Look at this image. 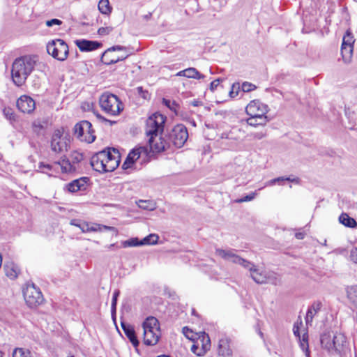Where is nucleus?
<instances>
[{
    "label": "nucleus",
    "mask_w": 357,
    "mask_h": 357,
    "mask_svg": "<svg viewBox=\"0 0 357 357\" xmlns=\"http://www.w3.org/2000/svg\"><path fill=\"white\" fill-rule=\"evenodd\" d=\"M120 163V154L117 149L108 148L94 154L90 160L92 168L100 173L111 172Z\"/></svg>",
    "instance_id": "f257e3e1"
},
{
    "label": "nucleus",
    "mask_w": 357,
    "mask_h": 357,
    "mask_svg": "<svg viewBox=\"0 0 357 357\" xmlns=\"http://www.w3.org/2000/svg\"><path fill=\"white\" fill-rule=\"evenodd\" d=\"M36 61L29 56L16 59L12 65L11 77L15 85L22 86L35 68Z\"/></svg>",
    "instance_id": "f03ea898"
},
{
    "label": "nucleus",
    "mask_w": 357,
    "mask_h": 357,
    "mask_svg": "<svg viewBox=\"0 0 357 357\" xmlns=\"http://www.w3.org/2000/svg\"><path fill=\"white\" fill-rule=\"evenodd\" d=\"M99 104L105 113L112 116L119 115L123 109L121 101L116 95L112 93H103L100 97Z\"/></svg>",
    "instance_id": "7ed1b4c3"
},
{
    "label": "nucleus",
    "mask_w": 357,
    "mask_h": 357,
    "mask_svg": "<svg viewBox=\"0 0 357 357\" xmlns=\"http://www.w3.org/2000/svg\"><path fill=\"white\" fill-rule=\"evenodd\" d=\"M47 52L55 59L63 61L68 58L69 48L64 40L56 39L47 43Z\"/></svg>",
    "instance_id": "20e7f679"
},
{
    "label": "nucleus",
    "mask_w": 357,
    "mask_h": 357,
    "mask_svg": "<svg viewBox=\"0 0 357 357\" xmlns=\"http://www.w3.org/2000/svg\"><path fill=\"white\" fill-rule=\"evenodd\" d=\"M166 116L155 112L150 116L146 121L145 132L147 137L158 136L163 131Z\"/></svg>",
    "instance_id": "39448f33"
},
{
    "label": "nucleus",
    "mask_w": 357,
    "mask_h": 357,
    "mask_svg": "<svg viewBox=\"0 0 357 357\" xmlns=\"http://www.w3.org/2000/svg\"><path fill=\"white\" fill-rule=\"evenodd\" d=\"M23 296L26 305L29 307H35L40 305L44 301L42 292L33 283L26 284L23 289Z\"/></svg>",
    "instance_id": "423d86ee"
},
{
    "label": "nucleus",
    "mask_w": 357,
    "mask_h": 357,
    "mask_svg": "<svg viewBox=\"0 0 357 357\" xmlns=\"http://www.w3.org/2000/svg\"><path fill=\"white\" fill-rule=\"evenodd\" d=\"M188 138L186 127L183 124L175 126L167 135V141L176 148L182 147Z\"/></svg>",
    "instance_id": "0eeeda50"
},
{
    "label": "nucleus",
    "mask_w": 357,
    "mask_h": 357,
    "mask_svg": "<svg viewBox=\"0 0 357 357\" xmlns=\"http://www.w3.org/2000/svg\"><path fill=\"white\" fill-rule=\"evenodd\" d=\"M74 134L80 141L92 143L96 139L91 123L88 121H82L75 124Z\"/></svg>",
    "instance_id": "6e6552de"
},
{
    "label": "nucleus",
    "mask_w": 357,
    "mask_h": 357,
    "mask_svg": "<svg viewBox=\"0 0 357 357\" xmlns=\"http://www.w3.org/2000/svg\"><path fill=\"white\" fill-rule=\"evenodd\" d=\"M70 137L67 135H63L61 130H56L51 139V150L56 153H63L70 147Z\"/></svg>",
    "instance_id": "1a4fd4ad"
},
{
    "label": "nucleus",
    "mask_w": 357,
    "mask_h": 357,
    "mask_svg": "<svg viewBox=\"0 0 357 357\" xmlns=\"http://www.w3.org/2000/svg\"><path fill=\"white\" fill-rule=\"evenodd\" d=\"M215 254L225 261L233 264H238L243 268H252V262L242 258L236 254V250L233 249L223 250L218 248L215 250Z\"/></svg>",
    "instance_id": "9d476101"
},
{
    "label": "nucleus",
    "mask_w": 357,
    "mask_h": 357,
    "mask_svg": "<svg viewBox=\"0 0 357 357\" xmlns=\"http://www.w3.org/2000/svg\"><path fill=\"white\" fill-rule=\"evenodd\" d=\"M114 51H126V48L123 46L121 45H115L109 49H107L101 56V61L106 64L110 65L113 63H116L119 61H123L126 59L128 54L126 52L124 54L121 56H116L114 53Z\"/></svg>",
    "instance_id": "9b49d317"
},
{
    "label": "nucleus",
    "mask_w": 357,
    "mask_h": 357,
    "mask_svg": "<svg viewBox=\"0 0 357 357\" xmlns=\"http://www.w3.org/2000/svg\"><path fill=\"white\" fill-rule=\"evenodd\" d=\"M83 158L84 156L82 153L75 151H73L70 154V160L64 156L56 163L61 166L63 172L66 173L71 172L76 170L77 167L75 165L80 162Z\"/></svg>",
    "instance_id": "f8f14e48"
},
{
    "label": "nucleus",
    "mask_w": 357,
    "mask_h": 357,
    "mask_svg": "<svg viewBox=\"0 0 357 357\" xmlns=\"http://www.w3.org/2000/svg\"><path fill=\"white\" fill-rule=\"evenodd\" d=\"M186 337L193 342L191 351L199 356H203L211 348L210 336H197L196 338Z\"/></svg>",
    "instance_id": "ddd939ff"
},
{
    "label": "nucleus",
    "mask_w": 357,
    "mask_h": 357,
    "mask_svg": "<svg viewBox=\"0 0 357 357\" xmlns=\"http://www.w3.org/2000/svg\"><path fill=\"white\" fill-rule=\"evenodd\" d=\"M245 111L249 116L267 117L266 114L268 112V107L259 100H254L247 105Z\"/></svg>",
    "instance_id": "4468645a"
},
{
    "label": "nucleus",
    "mask_w": 357,
    "mask_h": 357,
    "mask_svg": "<svg viewBox=\"0 0 357 357\" xmlns=\"http://www.w3.org/2000/svg\"><path fill=\"white\" fill-rule=\"evenodd\" d=\"M344 342L345 336H321L320 339L322 347L328 351H340Z\"/></svg>",
    "instance_id": "2eb2a0df"
},
{
    "label": "nucleus",
    "mask_w": 357,
    "mask_h": 357,
    "mask_svg": "<svg viewBox=\"0 0 357 357\" xmlns=\"http://www.w3.org/2000/svg\"><path fill=\"white\" fill-rule=\"evenodd\" d=\"M149 145L150 147V150L153 153H160L164 151L167 148L169 147V142L167 140L165 139L162 137L155 136H149Z\"/></svg>",
    "instance_id": "dca6fc26"
},
{
    "label": "nucleus",
    "mask_w": 357,
    "mask_h": 357,
    "mask_svg": "<svg viewBox=\"0 0 357 357\" xmlns=\"http://www.w3.org/2000/svg\"><path fill=\"white\" fill-rule=\"evenodd\" d=\"M142 155L147 156V149L146 147L140 146L132 149L123 163L122 168L126 169L130 167L135 161L139 159Z\"/></svg>",
    "instance_id": "f3484780"
},
{
    "label": "nucleus",
    "mask_w": 357,
    "mask_h": 357,
    "mask_svg": "<svg viewBox=\"0 0 357 357\" xmlns=\"http://www.w3.org/2000/svg\"><path fill=\"white\" fill-rule=\"evenodd\" d=\"M144 335L150 333L152 335L160 333V324L158 319L153 316H149L145 319L142 324Z\"/></svg>",
    "instance_id": "a211bd4d"
},
{
    "label": "nucleus",
    "mask_w": 357,
    "mask_h": 357,
    "mask_svg": "<svg viewBox=\"0 0 357 357\" xmlns=\"http://www.w3.org/2000/svg\"><path fill=\"white\" fill-rule=\"evenodd\" d=\"M17 107L22 112L30 114L35 109L36 103L32 98L23 95L17 100Z\"/></svg>",
    "instance_id": "6ab92c4d"
},
{
    "label": "nucleus",
    "mask_w": 357,
    "mask_h": 357,
    "mask_svg": "<svg viewBox=\"0 0 357 357\" xmlns=\"http://www.w3.org/2000/svg\"><path fill=\"white\" fill-rule=\"evenodd\" d=\"M76 45L81 52H90L98 49L102 44L98 41L88 40L85 39L77 40Z\"/></svg>",
    "instance_id": "aec40b11"
},
{
    "label": "nucleus",
    "mask_w": 357,
    "mask_h": 357,
    "mask_svg": "<svg viewBox=\"0 0 357 357\" xmlns=\"http://www.w3.org/2000/svg\"><path fill=\"white\" fill-rule=\"evenodd\" d=\"M230 340L227 336H224L218 342V354L224 357H230L232 351L230 348Z\"/></svg>",
    "instance_id": "412c9836"
},
{
    "label": "nucleus",
    "mask_w": 357,
    "mask_h": 357,
    "mask_svg": "<svg viewBox=\"0 0 357 357\" xmlns=\"http://www.w3.org/2000/svg\"><path fill=\"white\" fill-rule=\"evenodd\" d=\"M89 180L87 177H82L78 179L73 180L67 185V189L69 192H75L79 190L86 189V182Z\"/></svg>",
    "instance_id": "4be33fe9"
},
{
    "label": "nucleus",
    "mask_w": 357,
    "mask_h": 357,
    "mask_svg": "<svg viewBox=\"0 0 357 357\" xmlns=\"http://www.w3.org/2000/svg\"><path fill=\"white\" fill-rule=\"evenodd\" d=\"M322 303L320 301H315L308 307L305 316L306 325H311L313 318L320 311Z\"/></svg>",
    "instance_id": "5701e85b"
},
{
    "label": "nucleus",
    "mask_w": 357,
    "mask_h": 357,
    "mask_svg": "<svg viewBox=\"0 0 357 357\" xmlns=\"http://www.w3.org/2000/svg\"><path fill=\"white\" fill-rule=\"evenodd\" d=\"M176 76L185 77L195 79H202L205 77L203 74L200 73L195 68L192 67L178 72Z\"/></svg>",
    "instance_id": "b1692460"
},
{
    "label": "nucleus",
    "mask_w": 357,
    "mask_h": 357,
    "mask_svg": "<svg viewBox=\"0 0 357 357\" xmlns=\"http://www.w3.org/2000/svg\"><path fill=\"white\" fill-rule=\"evenodd\" d=\"M250 271L252 278L258 284H264L267 281V273L260 271L259 269L255 268V266L252 263V268H246Z\"/></svg>",
    "instance_id": "393cba45"
},
{
    "label": "nucleus",
    "mask_w": 357,
    "mask_h": 357,
    "mask_svg": "<svg viewBox=\"0 0 357 357\" xmlns=\"http://www.w3.org/2000/svg\"><path fill=\"white\" fill-rule=\"evenodd\" d=\"M3 268L6 276L13 280L17 278L20 273V268L13 262L5 263Z\"/></svg>",
    "instance_id": "a878e982"
},
{
    "label": "nucleus",
    "mask_w": 357,
    "mask_h": 357,
    "mask_svg": "<svg viewBox=\"0 0 357 357\" xmlns=\"http://www.w3.org/2000/svg\"><path fill=\"white\" fill-rule=\"evenodd\" d=\"M346 292L350 303L357 309V285L348 287Z\"/></svg>",
    "instance_id": "bb28decb"
},
{
    "label": "nucleus",
    "mask_w": 357,
    "mask_h": 357,
    "mask_svg": "<svg viewBox=\"0 0 357 357\" xmlns=\"http://www.w3.org/2000/svg\"><path fill=\"white\" fill-rule=\"evenodd\" d=\"M268 121V117H256V116H250L246 119V122L249 126L256 127L257 126H265Z\"/></svg>",
    "instance_id": "cd10ccee"
},
{
    "label": "nucleus",
    "mask_w": 357,
    "mask_h": 357,
    "mask_svg": "<svg viewBox=\"0 0 357 357\" xmlns=\"http://www.w3.org/2000/svg\"><path fill=\"white\" fill-rule=\"evenodd\" d=\"M339 221L343 225L350 228H354L356 226V220L353 218L349 217L347 213L341 214L339 217Z\"/></svg>",
    "instance_id": "c85d7f7f"
},
{
    "label": "nucleus",
    "mask_w": 357,
    "mask_h": 357,
    "mask_svg": "<svg viewBox=\"0 0 357 357\" xmlns=\"http://www.w3.org/2000/svg\"><path fill=\"white\" fill-rule=\"evenodd\" d=\"M354 51V46H347L342 45L341 54L345 63L350 61Z\"/></svg>",
    "instance_id": "c756f323"
},
{
    "label": "nucleus",
    "mask_w": 357,
    "mask_h": 357,
    "mask_svg": "<svg viewBox=\"0 0 357 357\" xmlns=\"http://www.w3.org/2000/svg\"><path fill=\"white\" fill-rule=\"evenodd\" d=\"M98 9L102 14H109L111 13L112 8L109 5V0H100L98 3Z\"/></svg>",
    "instance_id": "7c9ffc66"
},
{
    "label": "nucleus",
    "mask_w": 357,
    "mask_h": 357,
    "mask_svg": "<svg viewBox=\"0 0 357 357\" xmlns=\"http://www.w3.org/2000/svg\"><path fill=\"white\" fill-rule=\"evenodd\" d=\"M300 343V347L302 350L305 353L306 356L309 357V344H308V337L309 336H298Z\"/></svg>",
    "instance_id": "2f4dec72"
},
{
    "label": "nucleus",
    "mask_w": 357,
    "mask_h": 357,
    "mask_svg": "<svg viewBox=\"0 0 357 357\" xmlns=\"http://www.w3.org/2000/svg\"><path fill=\"white\" fill-rule=\"evenodd\" d=\"M162 103L176 114H178L180 106L176 101L163 98Z\"/></svg>",
    "instance_id": "473e14b6"
},
{
    "label": "nucleus",
    "mask_w": 357,
    "mask_h": 357,
    "mask_svg": "<svg viewBox=\"0 0 357 357\" xmlns=\"http://www.w3.org/2000/svg\"><path fill=\"white\" fill-rule=\"evenodd\" d=\"M301 327H303V322L301 319H298L293 327V333L294 335H301V333H302V335H307V329L303 328V330H301Z\"/></svg>",
    "instance_id": "72a5a7b5"
},
{
    "label": "nucleus",
    "mask_w": 357,
    "mask_h": 357,
    "mask_svg": "<svg viewBox=\"0 0 357 357\" xmlns=\"http://www.w3.org/2000/svg\"><path fill=\"white\" fill-rule=\"evenodd\" d=\"M70 224L79 227L82 232H89V225L85 222H82L79 220L73 219L70 220Z\"/></svg>",
    "instance_id": "f704fd0d"
},
{
    "label": "nucleus",
    "mask_w": 357,
    "mask_h": 357,
    "mask_svg": "<svg viewBox=\"0 0 357 357\" xmlns=\"http://www.w3.org/2000/svg\"><path fill=\"white\" fill-rule=\"evenodd\" d=\"M355 39L349 30H347L343 37L342 44L343 45L354 46Z\"/></svg>",
    "instance_id": "c9c22d12"
},
{
    "label": "nucleus",
    "mask_w": 357,
    "mask_h": 357,
    "mask_svg": "<svg viewBox=\"0 0 357 357\" xmlns=\"http://www.w3.org/2000/svg\"><path fill=\"white\" fill-rule=\"evenodd\" d=\"M159 237L157 234H151L142 239L143 245H155L158 243Z\"/></svg>",
    "instance_id": "e433bc0d"
},
{
    "label": "nucleus",
    "mask_w": 357,
    "mask_h": 357,
    "mask_svg": "<svg viewBox=\"0 0 357 357\" xmlns=\"http://www.w3.org/2000/svg\"><path fill=\"white\" fill-rule=\"evenodd\" d=\"M138 206L142 209L149 211H153L155 208V204L153 202L146 200H140Z\"/></svg>",
    "instance_id": "4c0bfd02"
},
{
    "label": "nucleus",
    "mask_w": 357,
    "mask_h": 357,
    "mask_svg": "<svg viewBox=\"0 0 357 357\" xmlns=\"http://www.w3.org/2000/svg\"><path fill=\"white\" fill-rule=\"evenodd\" d=\"M160 339V336H143L144 344L147 346L155 345Z\"/></svg>",
    "instance_id": "58836bf2"
},
{
    "label": "nucleus",
    "mask_w": 357,
    "mask_h": 357,
    "mask_svg": "<svg viewBox=\"0 0 357 357\" xmlns=\"http://www.w3.org/2000/svg\"><path fill=\"white\" fill-rule=\"evenodd\" d=\"M267 281L266 283H270L274 285H278L280 283V279L275 273H267Z\"/></svg>",
    "instance_id": "ea45409f"
},
{
    "label": "nucleus",
    "mask_w": 357,
    "mask_h": 357,
    "mask_svg": "<svg viewBox=\"0 0 357 357\" xmlns=\"http://www.w3.org/2000/svg\"><path fill=\"white\" fill-rule=\"evenodd\" d=\"M13 357H30V352L29 350L17 348L13 353Z\"/></svg>",
    "instance_id": "a19ab883"
},
{
    "label": "nucleus",
    "mask_w": 357,
    "mask_h": 357,
    "mask_svg": "<svg viewBox=\"0 0 357 357\" xmlns=\"http://www.w3.org/2000/svg\"><path fill=\"white\" fill-rule=\"evenodd\" d=\"M143 245L142 240L139 241L137 238H132L123 242L124 247H133Z\"/></svg>",
    "instance_id": "79ce46f5"
},
{
    "label": "nucleus",
    "mask_w": 357,
    "mask_h": 357,
    "mask_svg": "<svg viewBox=\"0 0 357 357\" xmlns=\"http://www.w3.org/2000/svg\"><path fill=\"white\" fill-rule=\"evenodd\" d=\"M3 114L4 116L9 121L15 120V114H14V112L12 108L5 107L3 109Z\"/></svg>",
    "instance_id": "37998d69"
},
{
    "label": "nucleus",
    "mask_w": 357,
    "mask_h": 357,
    "mask_svg": "<svg viewBox=\"0 0 357 357\" xmlns=\"http://www.w3.org/2000/svg\"><path fill=\"white\" fill-rule=\"evenodd\" d=\"M256 89V86L252 83L245 82L241 85V90L243 92H250Z\"/></svg>",
    "instance_id": "c03bdc74"
},
{
    "label": "nucleus",
    "mask_w": 357,
    "mask_h": 357,
    "mask_svg": "<svg viewBox=\"0 0 357 357\" xmlns=\"http://www.w3.org/2000/svg\"><path fill=\"white\" fill-rule=\"evenodd\" d=\"M241 87L238 83L233 84L231 86V91H229V96L231 98H235L238 95Z\"/></svg>",
    "instance_id": "a18cd8bd"
},
{
    "label": "nucleus",
    "mask_w": 357,
    "mask_h": 357,
    "mask_svg": "<svg viewBox=\"0 0 357 357\" xmlns=\"http://www.w3.org/2000/svg\"><path fill=\"white\" fill-rule=\"evenodd\" d=\"M121 326L123 329L125 335H135L134 328L132 326L122 322Z\"/></svg>",
    "instance_id": "49530a36"
},
{
    "label": "nucleus",
    "mask_w": 357,
    "mask_h": 357,
    "mask_svg": "<svg viewBox=\"0 0 357 357\" xmlns=\"http://www.w3.org/2000/svg\"><path fill=\"white\" fill-rule=\"evenodd\" d=\"M256 195H257L256 192H252L250 195H248L245 196L244 197L238 199L236 201V202L242 203V202H250V201L254 199L255 197H256Z\"/></svg>",
    "instance_id": "de8ad7c7"
},
{
    "label": "nucleus",
    "mask_w": 357,
    "mask_h": 357,
    "mask_svg": "<svg viewBox=\"0 0 357 357\" xmlns=\"http://www.w3.org/2000/svg\"><path fill=\"white\" fill-rule=\"evenodd\" d=\"M137 91L138 94L140 96H142L144 99L147 100V99L150 98L149 93L147 91L144 90L142 86L137 87Z\"/></svg>",
    "instance_id": "09e8293b"
},
{
    "label": "nucleus",
    "mask_w": 357,
    "mask_h": 357,
    "mask_svg": "<svg viewBox=\"0 0 357 357\" xmlns=\"http://www.w3.org/2000/svg\"><path fill=\"white\" fill-rule=\"evenodd\" d=\"M349 259L353 263L357 264V247H354L350 250Z\"/></svg>",
    "instance_id": "8fccbe9b"
},
{
    "label": "nucleus",
    "mask_w": 357,
    "mask_h": 357,
    "mask_svg": "<svg viewBox=\"0 0 357 357\" xmlns=\"http://www.w3.org/2000/svg\"><path fill=\"white\" fill-rule=\"evenodd\" d=\"M127 337L135 348L136 351H138L137 347L139 345V340L137 339V336H127Z\"/></svg>",
    "instance_id": "3c124183"
},
{
    "label": "nucleus",
    "mask_w": 357,
    "mask_h": 357,
    "mask_svg": "<svg viewBox=\"0 0 357 357\" xmlns=\"http://www.w3.org/2000/svg\"><path fill=\"white\" fill-rule=\"evenodd\" d=\"M61 24L62 21L59 19H52L46 22V25L49 27L52 26L53 25H61Z\"/></svg>",
    "instance_id": "603ef678"
},
{
    "label": "nucleus",
    "mask_w": 357,
    "mask_h": 357,
    "mask_svg": "<svg viewBox=\"0 0 357 357\" xmlns=\"http://www.w3.org/2000/svg\"><path fill=\"white\" fill-rule=\"evenodd\" d=\"M112 31V28L110 27H100L98 30V33L99 35L105 36L109 33Z\"/></svg>",
    "instance_id": "864d4df0"
},
{
    "label": "nucleus",
    "mask_w": 357,
    "mask_h": 357,
    "mask_svg": "<svg viewBox=\"0 0 357 357\" xmlns=\"http://www.w3.org/2000/svg\"><path fill=\"white\" fill-rule=\"evenodd\" d=\"M274 180H276V183H279L280 182L284 181H291V182H297L298 181V178H291L290 177H284V176L278 177V178H274Z\"/></svg>",
    "instance_id": "5fc2aeb1"
},
{
    "label": "nucleus",
    "mask_w": 357,
    "mask_h": 357,
    "mask_svg": "<svg viewBox=\"0 0 357 357\" xmlns=\"http://www.w3.org/2000/svg\"><path fill=\"white\" fill-rule=\"evenodd\" d=\"M33 127L36 132H39L40 130L44 128V126L39 121H36L33 123Z\"/></svg>",
    "instance_id": "6e6d98bb"
},
{
    "label": "nucleus",
    "mask_w": 357,
    "mask_h": 357,
    "mask_svg": "<svg viewBox=\"0 0 357 357\" xmlns=\"http://www.w3.org/2000/svg\"><path fill=\"white\" fill-rule=\"evenodd\" d=\"M220 79L219 78L211 82L209 87L210 90L211 91H214L217 89L218 86L220 84Z\"/></svg>",
    "instance_id": "4d7b16f0"
},
{
    "label": "nucleus",
    "mask_w": 357,
    "mask_h": 357,
    "mask_svg": "<svg viewBox=\"0 0 357 357\" xmlns=\"http://www.w3.org/2000/svg\"><path fill=\"white\" fill-rule=\"evenodd\" d=\"M120 294V291L119 290H116L113 294L112 305H116L117 303V298Z\"/></svg>",
    "instance_id": "13d9d810"
},
{
    "label": "nucleus",
    "mask_w": 357,
    "mask_h": 357,
    "mask_svg": "<svg viewBox=\"0 0 357 357\" xmlns=\"http://www.w3.org/2000/svg\"><path fill=\"white\" fill-rule=\"evenodd\" d=\"M98 228L100 231H115L116 229L113 227L106 226V225H98Z\"/></svg>",
    "instance_id": "bf43d9fd"
},
{
    "label": "nucleus",
    "mask_w": 357,
    "mask_h": 357,
    "mask_svg": "<svg viewBox=\"0 0 357 357\" xmlns=\"http://www.w3.org/2000/svg\"><path fill=\"white\" fill-rule=\"evenodd\" d=\"M38 167L40 169L41 168H45L47 170H51L52 166L49 164H45L44 162H41L39 163Z\"/></svg>",
    "instance_id": "052dcab7"
},
{
    "label": "nucleus",
    "mask_w": 357,
    "mask_h": 357,
    "mask_svg": "<svg viewBox=\"0 0 357 357\" xmlns=\"http://www.w3.org/2000/svg\"><path fill=\"white\" fill-rule=\"evenodd\" d=\"M255 139H261L266 136L263 132H256L253 135Z\"/></svg>",
    "instance_id": "680f3d73"
},
{
    "label": "nucleus",
    "mask_w": 357,
    "mask_h": 357,
    "mask_svg": "<svg viewBox=\"0 0 357 357\" xmlns=\"http://www.w3.org/2000/svg\"><path fill=\"white\" fill-rule=\"evenodd\" d=\"M97 117H98V119H101V120H102V121H106V122L109 123L110 125H112V124H114V123H116L115 121H110V120H107V119H106L105 118L102 117V116H100V114H98V115H97Z\"/></svg>",
    "instance_id": "e2e57ef3"
},
{
    "label": "nucleus",
    "mask_w": 357,
    "mask_h": 357,
    "mask_svg": "<svg viewBox=\"0 0 357 357\" xmlns=\"http://www.w3.org/2000/svg\"><path fill=\"white\" fill-rule=\"evenodd\" d=\"M182 333L183 335H186L188 333H192V330L188 328V326H184L182 328Z\"/></svg>",
    "instance_id": "0e129e2a"
},
{
    "label": "nucleus",
    "mask_w": 357,
    "mask_h": 357,
    "mask_svg": "<svg viewBox=\"0 0 357 357\" xmlns=\"http://www.w3.org/2000/svg\"><path fill=\"white\" fill-rule=\"evenodd\" d=\"M100 231V229L98 228V225H96L95 227H89V231Z\"/></svg>",
    "instance_id": "69168bd1"
},
{
    "label": "nucleus",
    "mask_w": 357,
    "mask_h": 357,
    "mask_svg": "<svg viewBox=\"0 0 357 357\" xmlns=\"http://www.w3.org/2000/svg\"><path fill=\"white\" fill-rule=\"evenodd\" d=\"M276 183V180L271 179L266 183V186L273 185Z\"/></svg>",
    "instance_id": "338daca9"
},
{
    "label": "nucleus",
    "mask_w": 357,
    "mask_h": 357,
    "mask_svg": "<svg viewBox=\"0 0 357 357\" xmlns=\"http://www.w3.org/2000/svg\"><path fill=\"white\" fill-rule=\"evenodd\" d=\"M295 236H296V238H298V239H303L304 237V234L303 233H300V232L296 233Z\"/></svg>",
    "instance_id": "774afa93"
}]
</instances>
